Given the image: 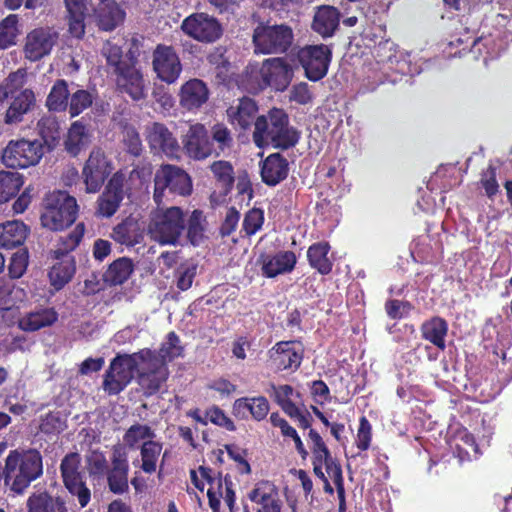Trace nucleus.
Instances as JSON below:
<instances>
[{
    "label": "nucleus",
    "instance_id": "nucleus-60",
    "mask_svg": "<svg viewBox=\"0 0 512 512\" xmlns=\"http://www.w3.org/2000/svg\"><path fill=\"white\" fill-rule=\"evenodd\" d=\"M85 12L86 11L69 13V32L73 37L81 38L85 34Z\"/></svg>",
    "mask_w": 512,
    "mask_h": 512
},
{
    "label": "nucleus",
    "instance_id": "nucleus-17",
    "mask_svg": "<svg viewBox=\"0 0 512 512\" xmlns=\"http://www.w3.org/2000/svg\"><path fill=\"white\" fill-rule=\"evenodd\" d=\"M92 142V127L84 118L71 123L64 138V149L72 157H76Z\"/></svg>",
    "mask_w": 512,
    "mask_h": 512
},
{
    "label": "nucleus",
    "instance_id": "nucleus-35",
    "mask_svg": "<svg viewBox=\"0 0 512 512\" xmlns=\"http://www.w3.org/2000/svg\"><path fill=\"white\" fill-rule=\"evenodd\" d=\"M23 183V176L20 173L0 171V204L15 197Z\"/></svg>",
    "mask_w": 512,
    "mask_h": 512
},
{
    "label": "nucleus",
    "instance_id": "nucleus-7",
    "mask_svg": "<svg viewBox=\"0 0 512 512\" xmlns=\"http://www.w3.org/2000/svg\"><path fill=\"white\" fill-rule=\"evenodd\" d=\"M45 152L41 141L37 139L10 141L3 150L2 162L13 169L27 168L38 164Z\"/></svg>",
    "mask_w": 512,
    "mask_h": 512
},
{
    "label": "nucleus",
    "instance_id": "nucleus-32",
    "mask_svg": "<svg viewBox=\"0 0 512 512\" xmlns=\"http://www.w3.org/2000/svg\"><path fill=\"white\" fill-rule=\"evenodd\" d=\"M124 16V11L114 1H106L97 10L98 26L104 31H112L123 22Z\"/></svg>",
    "mask_w": 512,
    "mask_h": 512
},
{
    "label": "nucleus",
    "instance_id": "nucleus-18",
    "mask_svg": "<svg viewBox=\"0 0 512 512\" xmlns=\"http://www.w3.org/2000/svg\"><path fill=\"white\" fill-rule=\"evenodd\" d=\"M264 73L268 87L283 91L289 86L294 71L284 58H270L264 61Z\"/></svg>",
    "mask_w": 512,
    "mask_h": 512
},
{
    "label": "nucleus",
    "instance_id": "nucleus-3",
    "mask_svg": "<svg viewBox=\"0 0 512 512\" xmlns=\"http://www.w3.org/2000/svg\"><path fill=\"white\" fill-rule=\"evenodd\" d=\"M78 213L76 199L66 191H53L44 199L41 224L51 231H61L72 225Z\"/></svg>",
    "mask_w": 512,
    "mask_h": 512
},
{
    "label": "nucleus",
    "instance_id": "nucleus-30",
    "mask_svg": "<svg viewBox=\"0 0 512 512\" xmlns=\"http://www.w3.org/2000/svg\"><path fill=\"white\" fill-rule=\"evenodd\" d=\"M134 265L130 258L120 257L113 261L102 275V280L110 286L122 285L133 273Z\"/></svg>",
    "mask_w": 512,
    "mask_h": 512
},
{
    "label": "nucleus",
    "instance_id": "nucleus-37",
    "mask_svg": "<svg viewBox=\"0 0 512 512\" xmlns=\"http://www.w3.org/2000/svg\"><path fill=\"white\" fill-rule=\"evenodd\" d=\"M329 249L328 243H316L310 246L307 252L310 265L321 274H328L332 269V263L328 258Z\"/></svg>",
    "mask_w": 512,
    "mask_h": 512
},
{
    "label": "nucleus",
    "instance_id": "nucleus-64",
    "mask_svg": "<svg viewBox=\"0 0 512 512\" xmlns=\"http://www.w3.org/2000/svg\"><path fill=\"white\" fill-rule=\"evenodd\" d=\"M291 99L299 104H307L312 100L307 83H300L293 87L291 91Z\"/></svg>",
    "mask_w": 512,
    "mask_h": 512
},
{
    "label": "nucleus",
    "instance_id": "nucleus-16",
    "mask_svg": "<svg viewBox=\"0 0 512 512\" xmlns=\"http://www.w3.org/2000/svg\"><path fill=\"white\" fill-rule=\"evenodd\" d=\"M182 143L186 154L195 160L206 159L214 155L215 152L214 144L207 129L200 123L190 125Z\"/></svg>",
    "mask_w": 512,
    "mask_h": 512
},
{
    "label": "nucleus",
    "instance_id": "nucleus-43",
    "mask_svg": "<svg viewBox=\"0 0 512 512\" xmlns=\"http://www.w3.org/2000/svg\"><path fill=\"white\" fill-rule=\"evenodd\" d=\"M206 219L201 210H194L187 224V238L189 242L196 246L204 239Z\"/></svg>",
    "mask_w": 512,
    "mask_h": 512
},
{
    "label": "nucleus",
    "instance_id": "nucleus-2",
    "mask_svg": "<svg viewBox=\"0 0 512 512\" xmlns=\"http://www.w3.org/2000/svg\"><path fill=\"white\" fill-rule=\"evenodd\" d=\"M298 140L299 133L289 125V117L283 109L272 108L254 122L253 141L259 148L272 145L286 150L294 147Z\"/></svg>",
    "mask_w": 512,
    "mask_h": 512
},
{
    "label": "nucleus",
    "instance_id": "nucleus-22",
    "mask_svg": "<svg viewBox=\"0 0 512 512\" xmlns=\"http://www.w3.org/2000/svg\"><path fill=\"white\" fill-rule=\"evenodd\" d=\"M108 486L114 494H123L128 488V463L124 454L115 452L112 468L107 471Z\"/></svg>",
    "mask_w": 512,
    "mask_h": 512
},
{
    "label": "nucleus",
    "instance_id": "nucleus-46",
    "mask_svg": "<svg viewBox=\"0 0 512 512\" xmlns=\"http://www.w3.org/2000/svg\"><path fill=\"white\" fill-rule=\"evenodd\" d=\"M155 436V431L150 426L137 423L128 428L123 441L128 447L135 448L140 441L144 443L152 440Z\"/></svg>",
    "mask_w": 512,
    "mask_h": 512
},
{
    "label": "nucleus",
    "instance_id": "nucleus-27",
    "mask_svg": "<svg viewBox=\"0 0 512 512\" xmlns=\"http://www.w3.org/2000/svg\"><path fill=\"white\" fill-rule=\"evenodd\" d=\"M340 14L332 6H323L314 15L312 28L322 37H330L334 34L339 25Z\"/></svg>",
    "mask_w": 512,
    "mask_h": 512
},
{
    "label": "nucleus",
    "instance_id": "nucleus-6",
    "mask_svg": "<svg viewBox=\"0 0 512 512\" xmlns=\"http://www.w3.org/2000/svg\"><path fill=\"white\" fill-rule=\"evenodd\" d=\"M168 189L171 194L189 195L192 191L190 176L175 165H162L154 175V201L158 206L163 202L164 192Z\"/></svg>",
    "mask_w": 512,
    "mask_h": 512
},
{
    "label": "nucleus",
    "instance_id": "nucleus-52",
    "mask_svg": "<svg viewBox=\"0 0 512 512\" xmlns=\"http://www.w3.org/2000/svg\"><path fill=\"white\" fill-rule=\"evenodd\" d=\"M84 232V225L78 224L73 232L69 233L63 240V248H58L55 253L56 257L66 255L69 251L74 250L80 243Z\"/></svg>",
    "mask_w": 512,
    "mask_h": 512
},
{
    "label": "nucleus",
    "instance_id": "nucleus-36",
    "mask_svg": "<svg viewBox=\"0 0 512 512\" xmlns=\"http://www.w3.org/2000/svg\"><path fill=\"white\" fill-rule=\"evenodd\" d=\"M421 331L426 340H429L442 350L445 348L444 337L447 334V323L445 320L440 317H434L422 325Z\"/></svg>",
    "mask_w": 512,
    "mask_h": 512
},
{
    "label": "nucleus",
    "instance_id": "nucleus-58",
    "mask_svg": "<svg viewBox=\"0 0 512 512\" xmlns=\"http://www.w3.org/2000/svg\"><path fill=\"white\" fill-rule=\"evenodd\" d=\"M249 412L257 421L264 419L269 412V403L265 397L251 398L249 401Z\"/></svg>",
    "mask_w": 512,
    "mask_h": 512
},
{
    "label": "nucleus",
    "instance_id": "nucleus-9",
    "mask_svg": "<svg viewBox=\"0 0 512 512\" xmlns=\"http://www.w3.org/2000/svg\"><path fill=\"white\" fill-rule=\"evenodd\" d=\"M181 29L193 39L205 43L215 42L223 33L219 21L206 13H195L188 16L183 20Z\"/></svg>",
    "mask_w": 512,
    "mask_h": 512
},
{
    "label": "nucleus",
    "instance_id": "nucleus-39",
    "mask_svg": "<svg viewBox=\"0 0 512 512\" xmlns=\"http://www.w3.org/2000/svg\"><path fill=\"white\" fill-rule=\"evenodd\" d=\"M244 81L246 89L252 93H257L268 87L269 82L266 81V73H264V61L261 65H249L244 73Z\"/></svg>",
    "mask_w": 512,
    "mask_h": 512
},
{
    "label": "nucleus",
    "instance_id": "nucleus-34",
    "mask_svg": "<svg viewBox=\"0 0 512 512\" xmlns=\"http://www.w3.org/2000/svg\"><path fill=\"white\" fill-rule=\"evenodd\" d=\"M70 95L71 92L68 89L67 82L65 80H57L47 96L46 106L48 110L50 112L65 111L69 104Z\"/></svg>",
    "mask_w": 512,
    "mask_h": 512
},
{
    "label": "nucleus",
    "instance_id": "nucleus-26",
    "mask_svg": "<svg viewBox=\"0 0 512 512\" xmlns=\"http://www.w3.org/2000/svg\"><path fill=\"white\" fill-rule=\"evenodd\" d=\"M258 107L254 100L248 97L238 99L237 104L231 105L227 109V116L232 124L239 125L242 129L251 126L255 119Z\"/></svg>",
    "mask_w": 512,
    "mask_h": 512
},
{
    "label": "nucleus",
    "instance_id": "nucleus-54",
    "mask_svg": "<svg viewBox=\"0 0 512 512\" xmlns=\"http://www.w3.org/2000/svg\"><path fill=\"white\" fill-rule=\"evenodd\" d=\"M28 256L24 251H18L11 257L8 270L11 278H20L27 269Z\"/></svg>",
    "mask_w": 512,
    "mask_h": 512
},
{
    "label": "nucleus",
    "instance_id": "nucleus-48",
    "mask_svg": "<svg viewBox=\"0 0 512 512\" xmlns=\"http://www.w3.org/2000/svg\"><path fill=\"white\" fill-rule=\"evenodd\" d=\"M210 168L217 181L224 188L225 193H228L234 183L232 165L228 161H215Z\"/></svg>",
    "mask_w": 512,
    "mask_h": 512
},
{
    "label": "nucleus",
    "instance_id": "nucleus-42",
    "mask_svg": "<svg viewBox=\"0 0 512 512\" xmlns=\"http://www.w3.org/2000/svg\"><path fill=\"white\" fill-rule=\"evenodd\" d=\"M79 466L80 457L78 453L67 454L62 459L60 470L65 486L83 479L82 474L79 472Z\"/></svg>",
    "mask_w": 512,
    "mask_h": 512
},
{
    "label": "nucleus",
    "instance_id": "nucleus-38",
    "mask_svg": "<svg viewBox=\"0 0 512 512\" xmlns=\"http://www.w3.org/2000/svg\"><path fill=\"white\" fill-rule=\"evenodd\" d=\"M75 270V263L72 259H65L56 263L49 272L51 285L56 290H60L71 280Z\"/></svg>",
    "mask_w": 512,
    "mask_h": 512
},
{
    "label": "nucleus",
    "instance_id": "nucleus-20",
    "mask_svg": "<svg viewBox=\"0 0 512 512\" xmlns=\"http://www.w3.org/2000/svg\"><path fill=\"white\" fill-rule=\"evenodd\" d=\"M9 97L11 98V102L6 110L4 122L9 125L20 123L24 115L32 111L35 107V94L31 89L26 88Z\"/></svg>",
    "mask_w": 512,
    "mask_h": 512
},
{
    "label": "nucleus",
    "instance_id": "nucleus-55",
    "mask_svg": "<svg viewBox=\"0 0 512 512\" xmlns=\"http://www.w3.org/2000/svg\"><path fill=\"white\" fill-rule=\"evenodd\" d=\"M87 469L90 475H103L108 471V462L105 456L98 451H93L87 456Z\"/></svg>",
    "mask_w": 512,
    "mask_h": 512
},
{
    "label": "nucleus",
    "instance_id": "nucleus-41",
    "mask_svg": "<svg viewBox=\"0 0 512 512\" xmlns=\"http://www.w3.org/2000/svg\"><path fill=\"white\" fill-rule=\"evenodd\" d=\"M162 451V444L153 440L145 441L141 446V468L145 473H153L156 463Z\"/></svg>",
    "mask_w": 512,
    "mask_h": 512
},
{
    "label": "nucleus",
    "instance_id": "nucleus-61",
    "mask_svg": "<svg viewBox=\"0 0 512 512\" xmlns=\"http://www.w3.org/2000/svg\"><path fill=\"white\" fill-rule=\"evenodd\" d=\"M206 416L209 418V420L218 426L225 427L229 431H234L235 426L230 418H228L224 412L218 408L213 407L210 410L207 411Z\"/></svg>",
    "mask_w": 512,
    "mask_h": 512
},
{
    "label": "nucleus",
    "instance_id": "nucleus-53",
    "mask_svg": "<svg viewBox=\"0 0 512 512\" xmlns=\"http://www.w3.org/2000/svg\"><path fill=\"white\" fill-rule=\"evenodd\" d=\"M264 221L263 212L260 209L253 208L249 210L243 221V229L248 236L255 234L261 227Z\"/></svg>",
    "mask_w": 512,
    "mask_h": 512
},
{
    "label": "nucleus",
    "instance_id": "nucleus-23",
    "mask_svg": "<svg viewBox=\"0 0 512 512\" xmlns=\"http://www.w3.org/2000/svg\"><path fill=\"white\" fill-rule=\"evenodd\" d=\"M288 171L287 160L280 153H274L263 161L261 177L265 184L275 186L286 179Z\"/></svg>",
    "mask_w": 512,
    "mask_h": 512
},
{
    "label": "nucleus",
    "instance_id": "nucleus-31",
    "mask_svg": "<svg viewBox=\"0 0 512 512\" xmlns=\"http://www.w3.org/2000/svg\"><path fill=\"white\" fill-rule=\"evenodd\" d=\"M182 351L183 348L180 346V340L174 332L168 334L166 341L161 345L158 352L150 349L151 359L157 360L165 370L163 383L166 382L169 375L167 362L180 356Z\"/></svg>",
    "mask_w": 512,
    "mask_h": 512
},
{
    "label": "nucleus",
    "instance_id": "nucleus-40",
    "mask_svg": "<svg viewBox=\"0 0 512 512\" xmlns=\"http://www.w3.org/2000/svg\"><path fill=\"white\" fill-rule=\"evenodd\" d=\"M209 135L214 144L215 156H220L221 153L231 149L233 137L231 131L224 124H215Z\"/></svg>",
    "mask_w": 512,
    "mask_h": 512
},
{
    "label": "nucleus",
    "instance_id": "nucleus-56",
    "mask_svg": "<svg viewBox=\"0 0 512 512\" xmlns=\"http://www.w3.org/2000/svg\"><path fill=\"white\" fill-rule=\"evenodd\" d=\"M124 143L127 151L133 156H139L142 152V141L139 133L133 127H127L124 131Z\"/></svg>",
    "mask_w": 512,
    "mask_h": 512
},
{
    "label": "nucleus",
    "instance_id": "nucleus-28",
    "mask_svg": "<svg viewBox=\"0 0 512 512\" xmlns=\"http://www.w3.org/2000/svg\"><path fill=\"white\" fill-rule=\"evenodd\" d=\"M58 319V314L53 308L40 309L27 313L19 320V327L26 332H34L41 328L51 326Z\"/></svg>",
    "mask_w": 512,
    "mask_h": 512
},
{
    "label": "nucleus",
    "instance_id": "nucleus-59",
    "mask_svg": "<svg viewBox=\"0 0 512 512\" xmlns=\"http://www.w3.org/2000/svg\"><path fill=\"white\" fill-rule=\"evenodd\" d=\"M385 310L390 318L400 319L409 313L411 310V305L408 302L394 299L386 302Z\"/></svg>",
    "mask_w": 512,
    "mask_h": 512
},
{
    "label": "nucleus",
    "instance_id": "nucleus-44",
    "mask_svg": "<svg viewBox=\"0 0 512 512\" xmlns=\"http://www.w3.org/2000/svg\"><path fill=\"white\" fill-rule=\"evenodd\" d=\"M18 34V16L10 14L0 22V48L6 49L14 45Z\"/></svg>",
    "mask_w": 512,
    "mask_h": 512
},
{
    "label": "nucleus",
    "instance_id": "nucleus-63",
    "mask_svg": "<svg viewBox=\"0 0 512 512\" xmlns=\"http://www.w3.org/2000/svg\"><path fill=\"white\" fill-rule=\"evenodd\" d=\"M240 214L236 208L231 207L228 209L225 220L221 225L220 232L222 236H229L236 228L239 221Z\"/></svg>",
    "mask_w": 512,
    "mask_h": 512
},
{
    "label": "nucleus",
    "instance_id": "nucleus-5",
    "mask_svg": "<svg viewBox=\"0 0 512 512\" xmlns=\"http://www.w3.org/2000/svg\"><path fill=\"white\" fill-rule=\"evenodd\" d=\"M253 44L256 53H285L293 43L292 29L285 24L259 23L253 31Z\"/></svg>",
    "mask_w": 512,
    "mask_h": 512
},
{
    "label": "nucleus",
    "instance_id": "nucleus-51",
    "mask_svg": "<svg viewBox=\"0 0 512 512\" xmlns=\"http://www.w3.org/2000/svg\"><path fill=\"white\" fill-rule=\"evenodd\" d=\"M309 438L313 442L312 453L313 461L325 462L332 458L329 449L324 443L322 437L314 429H310Z\"/></svg>",
    "mask_w": 512,
    "mask_h": 512
},
{
    "label": "nucleus",
    "instance_id": "nucleus-33",
    "mask_svg": "<svg viewBox=\"0 0 512 512\" xmlns=\"http://www.w3.org/2000/svg\"><path fill=\"white\" fill-rule=\"evenodd\" d=\"M101 55L106 59L108 73L113 76L132 63L123 59L121 47L111 41H106L103 44Z\"/></svg>",
    "mask_w": 512,
    "mask_h": 512
},
{
    "label": "nucleus",
    "instance_id": "nucleus-25",
    "mask_svg": "<svg viewBox=\"0 0 512 512\" xmlns=\"http://www.w3.org/2000/svg\"><path fill=\"white\" fill-rule=\"evenodd\" d=\"M28 512H68L61 497H53L46 491L32 493L27 499Z\"/></svg>",
    "mask_w": 512,
    "mask_h": 512
},
{
    "label": "nucleus",
    "instance_id": "nucleus-12",
    "mask_svg": "<svg viewBox=\"0 0 512 512\" xmlns=\"http://www.w3.org/2000/svg\"><path fill=\"white\" fill-rule=\"evenodd\" d=\"M145 140L154 154H164L169 158H177L181 150L173 132L160 122H151L145 126Z\"/></svg>",
    "mask_w": 512,
    "mask_h": 512
},
{
    "label": "nucleus",
    "instance_id": "nucleus-1",
    "mask_svg": "<svg viewBox=\"0 0 512 512\" xmlns=\"http://www.w3.org/2000/svg\"><path fill=\"white\" fill-rule=\"evenodd\" d=\"M150 349L132 354H117L104 374L103 390L109 395L123 391L136 376L145 396L157 393L163 384L165 370L157 360L151 359Z\"/></svg>",
    "mask_w": 512,
    "mask_h": 512
},
{
    "label": "nucleus",
    "instance_id": "nucleus-57",
    "mask_svg": "<svg viewBox=\"0 0 512 512\" xmlns=\"http://www.w3.org/2000/svg\"><path fill=\"white\" fill-rule=\"evenodd\" d=\"M68 491L77 497L78 502L81 507H85L91 498V493L89 488L85 485V482L83 479L76 481L74 483H71L67 486H65Z\"/></svg>",
    "mask_w": 512,
    "mask_h": 512
},
{
    "label": "nucleus",
    "instance_id": "nucleus-50",
    "mask_svg": "<svg viewBox=\"0 0 512 512\" xmlns=\"http://www.w3.org/2000/svg\"><path fill=\"white\" fill-rule=\"evenodd\" d=\"M177 287L182 290H188L197 274V264L187 262L180 265L177 269Z\"/></svg>",
    "mask_w": 512,
    "mask_h": 512
},
{
    "label": "nucleus",
    "instance_id": "nucleus-24",
    "mask_svg": "<svg viewBox=\"0 0 512 512\" xmlns=\"http://www.w3.org/2000/svg\"><path fill=\"white\" fill-rule=\"evenodd\" d=\"M296 264V256L291 251H281L274 256L263 257L262 273L272 278L279 274L290 272Z\"/></svg>",
    "mask_w": 512,
    "mask_h": 512
},
{
    "label": "nucleus",
    "instance_id": "nucleus-19",
    "mask_svg": "<svg viewBox=\"0 0 512 512\" xmlns=\"http://www.w3.org/2000/svg\"><path fill=\"white\" fill-rule=\"evenodd\" d=\"M209 99V89L202 80L194 78L185 82L179 92V103L186 110L200 108Z\"/></svg>",
    "mask_w": 512,
    "mask_h": 512
},
{
    "label": "nucleus",
    "instance_id": "nucleus-45",
    "mask_svg": "<svg viewBox=\"0 0 512 512\" xmlns=\"http://www.w3.org/2000/svg\"><path fill=\"white\" fill-rule=\"evenodd\" d=\"M26 71L19 69L12 72L0 84V102L8 99L10 95L20 92L25 84Z\"/></svg>",
    "mask_w": 512,
    "mask_h": 512
},
{
    "label": "nucleus",
    "instance_id": "nucleus-10",
    "mask_svg": "<svg viewBox=\"0 0 512 512\" xmlns=\"http://www.w3.org/2000/svg\"><path fill=\"white\" fill-rule=\"evenodd\" d=\"M125 182L126 177L123 173L113 174L96 201L95 215L97 217L110 218L118 211L126 194Z\"/></svg>",
    "mask_w": 512,
    "mask_h": 512
},
{
    "label": "nucleus",
    "instance_id": "nucleus-11",
    "mask_svg": "<svg viewBox=\"0 0 512 512\" xmlns=\"http://www.w3.org/2000/svg\"><path fill=\"white\" fill-rule=\"evenodd\" d=\"M297 59L309 80L318 81L328 71L331 51L326 45L306 46L297 53Z\"/></svg>",
    "mask_w": 512,
    "mask_h": 512
},
{
    "label": "nucleus",
    "instance_id": "nucleus-4",
    "mask_svg": "<svg viewBox=\"0 0 512 512\" xmlns=\"http://www.w3.org/2000/svg\"><path fill=\"white\" fill-rule=\"evenodd\" d=\"M185 229L183 211L176 206L159 208L151 213L148 232L161 245H177Z\"/></svg>",
    "mask_w": 512,
    "mask_h": 512
},
{
    "label": "nucleus",
    "instance_id": "nucleus-21",
    "mask_svg": "<svg viewBox=\"0 0 512 512\" xmlns=\"http://www.w3.org/2000/svg\"><path fill=\"white\" fill-rule=\"evenodd\" d=\"M36 130L41 137L42 145L46 152L54 150L61 140V126L56 115L48 113L37 122Z\"/></svg>",
    "mask_w": 512,
    "mask_h": 512
},
{
    "label": "nucleus",
    "instance_id": "nucleus-62",
    "mask_svg": "<svg viewBox=\"0 0 512 512\" xmlns=\"http://www.w3.org/2000/svg\"><path fill=\"white\" fill-rule=\"evenodd\" d=\"M357 438L358 448L361 450H367L371 440V425L365 417L360 419Z\"/></svg>",
    "mask_w": 512,
    "mask_h": 512
},
{
    "label": "nucleus",
    "instance_id": "nucleus-13",
    "mask_svg": "<svg viewBox=\"0 0 512 512\" xmlns=\"http://www.w3.org/2000/svg\"><path fill=\"white\" fill-rule=\"evenodd\" d=\"M59 34L50 27H39L30 31L25 38L24 56L31 62H36L49 55L57 44Z\"/></svg>",
    "mask_w": 512,
    "mask_h": 512
},
{
    "label": "nucleus",
    "instance_id": "nucleus-14",
    "mask_svg": "<svg viewBox=\"0 0 512 512\" xmlns=\"http://www.w3.org/2000/svg\"><path fill=\"white\" fill-rule=\"evenodd\" d=\"M153 70L157 77L167 84L174 83L180 76L182 65L172 46L158 44L152 55Z\"/></svg>",
    "mask_w": 512,
    "mask_h": 512
},
{
    "label": "nucleus",
    "instance_id": "nucleus-49",
    "mask_svg": "<svg viewBox=\"0 0 512 512\" xmlns=\"http://www.w3.org/2000/svg\"><path fill=\"white\" fill-rule=\"evenodd\" d=\"M112 237L120 244L131 246L135 244L136 223L133 220H125L113 228Z\"/></svg>",
    "mask_w": 512,
    "mask_h": 512
},
{
    "label": "nucleus",
    "instance_id": "nucleus-47",
    "mask_svg": "<svg viewBox=\"0 0 512 512\" xmlns=\"http://www.w3.org/2000/svg\"><path fill=\"white\" fill-rule=\"evenodd\" d=\"M93 103L92 94L84 89H77L74 92H71L69 104H68V112L70 117H76L88 109Z\"/></svg>",
    "mask_w": 512,
    "mask_h": 512
},
{
    "label": "nucleus",
    "instance_id": "nucleus-15",
    "mask_svg": "<svg viewBox=\"0 0 512 512\" xmlns=\"http://www.w3.org/2000/svg\"><path fill=\"white\" fill-rule=\"evenodd\" d=\"M114 80L117 90L127 94L132 100L140 101L146 98L149 82L133 62L117 73Z\"/></svg>",
    "mask_w": 512,
    "mask_h": 512
},
{
    "label": "nucleus",
    "instance_id": "nucleus-29",
    "mask_svg": "<svg viewBox=\"0 0 512 512\" xmlns=\"http://www.w3.org/2000/svg\"><path fill=\"white\" fill-rule=\"evenodd\" d=\"M27 236V227L20 221H8L0 224V248L12 249L23 244Z\"/></svg>",
    "mask_w": 512,
    "mask_h": 512
},
{
    "label": "nucleus",
    "instance_id": "nucleus-8",
    "mask_svg": "<svg viewBox=\"0 0 512 512\" xmlns=\"http://www.w3.org/2000/svg\"><path fill=\"white\" fill-rule=\"evenodd\" d=\"M112 165L104 151L94 147L88 159L85 161L81 172V178L87 193H97L112 172Z\"/></svg>",
    "mask_w": 512,
    "mask_h": 512
}]
</instances>
